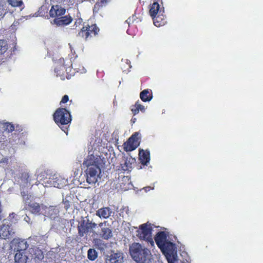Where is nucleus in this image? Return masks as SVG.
<instances>
[{
    "mask_svg": "<svg viewBox=\"0 0 263 263\" xmlns=\"http://www.w3.org/2000/svg\"><path fill=\"white\" fill-rule=\"evenodd\" d=\"M137 119L136 118H132L130 121L132 124H134L136 122Z\"/></svg>",
    "mask_w": 263,
    "mask_h": 263,
    "instance_id": "nucleus-37",
    "label": "nucleus"
},
{
    "mask_svg": "<svg viewBox=\"0 0 263 263\" xmlns=\"http://www.w3.org/2000/svg\"><path fill=\"white\" fill-rule=\"evenodd\" d=\"M15 243V250L16 252H26V250L29 247V245L27 241L25 239H13Z\"/></svg>",
    "mask_w": 263,
    "mask_h": 263,
    "instance_id": "nucleus-15",
    "label": "nucleus"
},
{
    "mask_svg": "<svg viewBox=\"0 0 263 263\" xmlns=\"http://www.w3.org/2000/svg\"><path fill=\"white\" fill-rule=\"evenodd\" d=\"M136 162V159L132 157H127L124 163L121 164V169L124 171H130L132 165Z\"/></svg>",
    "mask_w": 263,
    "mask_h": 263,
    "instance_id": "nucleus-19",
    "label": "nucleus"
},
{
    "mask_svg": "<svg viewBox=\"0 0 263 263\" xmlns=\"http://www.w3.org/2000/svg\"><path fill=\"white\" fill-rule=\"evenodd\" d=\"M160 249L165 255L168 263H175L177 261V250L175 243L167 241L163 247Z\"/></svg>",
    "mask_w": 263,
    "mask_h": 263,
    "instance_id": "nucleus-7",
    "label": "nucleus"
},
{
    "mask_svg": "<svg viewBox=\"0 0 263 263\" xmlns=\"http://www.w3.org/2000/svg\"><path fill=\"white\" fill-rule=\"evenodd\" d=\"M8 49L7 42L4 40H0V55L6 52Z\"/></svg>",
    "mask_w": 263,
    "mask_h": 263,
    "instance_id": "nucleus-28",
    "label": "nucleus"
},
{
    "mask_svg": "<svg viewBox=\"0 0 263 263\" xmlns=\"http://www.w3.org/2000/svg\"><path fill=\"white\" fill-rule=\"evenodd\" d=\"M8 162H9V158L7 157L3 158L0 160V164H2V163L8 164Z\"/></svg>",
    "mask_w": 263,
    "mask_h": 263,
    "instance_id": "nucleus-35",
    "label": "nucleus"
},
{
    "mask_svg": "<svg viewBox=\"0 0 263 263\" xmlns=\"http://www.w3.org/2000/svg\"><path fill=\"white\" fill-rule=\"evenodd\" d=\"M123 261V254L121 253H114L107 256L106 263H122Z\"/></svg>",
    "mask_w": 263,
    "mask_h": 263,
    "instance_id": "nucleus-14",
    "label": "nucleus"
},
{
    "mask_svg": "<svg viewBox=\"0 0 263 263\" xmlns=\"http://www.w3.org/2000/svg\"><path fill=\"white\" fill-rule=\"evenodd\" d=\"M112 211L109 207H103L96 211V215L100 218H108L111 214Z\"/></svg>",
    "mask_w": 263,
    "mask_h": 263,
    "instance_id": "nucleus-18",
    "label": "nucleus"
},
{
    "mask_svg": "<svg viewBox=\"0 0 263 263\" xmlns=\"http://www.w3.org/2000/svg\"><path fill=\"white\" fill-rule=\"evenodd\" d=\"M144 112L145 109L143 105L140 104L139 101H137L135 105L132 106L131 111L134 116L138 114L139 111Z\"/></svg>",
    "mask_w": 263,
    "mask_h": 263,
    "instance_id": "nucleus-24",
    "label": "nucleus"
},
{
    "mask_svg": "<svg viewBox=\"0 0 263 263\" xmlns=\"http://www.w3.org/2000/svg\"><path fill=\"white\" fill-rule=\"evenodd\" d=\"M88 258L90 260H95L98 257L97 252L93 249H89L87 252Z\"/></svg>",
    "mask_w": 263,
    "mask_h": 263,
    "instance_id": "nucleus-29",
    "label": "nucleus"
},
{
    "mask_svg": "<svg viewBox=\"0 0 263 263\" xmlns=\"http://www.w3.org/2000/svg\"><path fill=\"white\" fill-rule=\"evenodd\" d=\"M154 239L159 249L163 247L164 244L168 241L167 240V235L164 231L158 232L156 234Z\"/></svg>",
    "mask_w": 263,
    "mask_h": 263,
    "instance_id": "nucleus-12",
    "label": "nucleus"
},
{
    "mask_svg": "<svg viewBox=\"0 0 263 263\" xmlns=\"http://www.w3.org/2000/svg\"><path fill=\"white\" fill-rule=\"evenodd\" d=\"M68 100H69V97L68 96V95H65L62 97V99L61 101H60V105H62V104L66 103L68 101Z\"/></svg>",
    "mask_w": 263,
    "mask_h": 263,
    "instance_id": "nucleus-34",
    "label": "nucleus"
},
{
    "mask_svg": "<svg viewBox=\"0 0 263 263\" xmlns=\"http://www.w3.org/2000/svg\"><path fill=\"white\" fill-rule=\"evenodd\" d=\"M16 214L14 213H10L9 215L8 219L10 220V222L12 223V219H14L16 217Z\"/></svg>",
    "mask_w": 263,
    "mask_h": 263,
    "instance_id": "nucleus-36",
    "label": "nucleus"
},
{
    "mask_svg": "<svg viewBox=\"0 0 263 263\" xmlns=\"http://www.w3.org/2000/svg\"><path fill=\"white\" fill-rule=\"evenodd\" d=\"M101 236L104 239H108L112 236V231L109 228H102L101 230Z\"/></svg>",
    "mask_w": 263,
    "mask_h": 263,
    "instance_id": "nucleus-27",
    "label": "nucleus"
},
{
    "mask_svg": "<svg viewBox=\"0 0 263 263\" xmlns=\"http://www.w3.org/2000/svg\"><path fill=\"white\" fill-rule=\"evenodd\" d=\"M159 14L155 16H152L154 24L156 27H161L164 26L166 23V16L163 14Z\"/></svg>",
    "mask_w": 263,
    "mask_h": 263,
    "instance_id": "nucleus-17",
    "label": "nucleus"
},
{
    "mask_svg": "<svg viewBox=\"0 0 263 263\" xmlns=\"http://www.w3.org/2000/svg\"><path fill=\"white\" fill-rule=\"evenodd\" d=\"M53 117L55 123L63 131L67 133V128L63 126L68 124L71 121V116L69 111L65 108H59L54 112Z\"/></svg>",
    "mask_w": 263,
    "mask_h": 263,
    "instance_id": "nucleus-3",
    "label": "nucleus"
},
{
    "mask_svg": "<svg viewBox=\"0 0 263 263\" xmlns=\"http://www.w3.org/2000/svg\"><path fill=\"white\" fill-rule=\"evenodd\" d=\"M2 128L4 132L11 133L15 129L14 124L8 122L2 123Z\"/></svg>",
    "mask_w": 263,
    "mask_h": 263,
    "instance_id": "nucleus-26",
    "label": "nucleus"
},
{
    "mask_svg": "<svg viewBox=\"0 0 263 263\" xmlns=\"http://www.w3.org/2000/svg\"><path fill=\"white\" fill-rule=\"evenodd\" d=\"M66 13V9L60 5H53L49 11V15L52 18H58L64 15Z\"/></svg>",
    "mask_w": 263,
    "mask_h": 263,
    "instance_id": "nucleus-11",
    "label": "nucleus"
},
{
    "mask_svg": "<svg viewBox=\"0 0 263 263\" xmlns=\"http://www.w3.org/2000/svg\"><path fill=\"white\" fill-rule=\"evenodd\" d=\"M139 158L140 163L143 165H147L150 160V153L148 151L139 149Z\"/></svg>",
    "mask_w": 263,
    "mask_h": 263,
    "instance_id": "nucleus-16",
    "label": "nucleus"
},
{
    "mask_svg": "<svg viewBox=\"0 0 263 263\" xmlns=\"http://www.w3.org/2000/svg\"><path fill=\"white\" fill-rule=\"evenodd\" d=\"M14 234L15 232L12 228L10 220L5 219L3 224L0 227V237L4 239H10L14 237Z\"/></svg>",
    "mask_w": 263,
    "mask_h": 263,
    "instance_id": "nucleus-9",
    "label": "nucleus"
},
{
    "mask_svg": "<svg viewBox=\"0 0 263 263\" xmlns=\"http://www.w3.org/2000/svg\"><path fill=\"white\" fill-rule=\"evenodd\" d=\"M97 224L92 222L89 219L87 220L83 218L82 220L79 223L78 226V231L79 236L83 237L85 234L88 232H91V231L96 227Z\"/></svg>",
    "mask_w": 263,
    "mask_h": 263,
    "instance_id": "nucleus-10",
    "label": "nucleus"
},
{
    "mask_svg": "<svg viewBox=\"0 0 263 263\" xmlns=\"http://www.w3.org/2000/svg\"><path fill=\"white\" fill-rule=\"evenodd\" d=\"M2 218H3V216L1 214V213H0V221L2 219Z\"/></svg>",
    "mask_w": 263,
    "mask_h": 263,
    "instance_id": "nucleus-39",
    "label": "nucleus"
},
{
    "mask_svg": "<svg viewBox=\"0 0 263 263\" xmlns=\"http://www.w3.org/2000/svg\"><path fill=\"white\" fill-rule=\"evenodd\" d=\"M57 187L58 188H60V189H61V188H62V187H63V185H60V184H59V183H58Z\"/></svg>",
    "mask_w": 263,
    "mask_h": 263,
    "instance_id": "nucleus-38",
    "label": "nucleus"
},
{
    "mask_svg": "<svg viewBox=\"0 0 263 263\" xmlns=\"http://www.w3.org/2000/svg\"><path fill=\"white\" fill-rule=\"evenodd\" d=\"M71 64L70 62H69ZM70 65L68 66V64H65V61L64 59H60L56 64V67L54 69V72L57 74V77H60L62 80L65 79H70L71 77V74L70 73L71 68Z\"/></svg>",
    "mask_w": 263,
    "mask_h": 263,
    "instance_id": "nucleus-5",
    "label": "nucleus"
},
{
    "mask_svg": "<svg viewBox=\"0 0 263 263\" xmlns=\"http://www.w3.org/2000/svg\"><path fill=\"white\" fill-rule=\"evenodd\" d=\"M59 209L57 206H49L47 211V216L51 219H55L59 215Z\"/></svg>",
    "mask_w": 263,
    "mask_h": 263,
    "instance_id": "nucleus-20",
    "label": "nucleus"
},
{
    "mask_svg": "<svg viewBox=\"0 0 263 263\" xmlns=\"http://www.w3.org/2000/svg\"><path fill=\"white\" fill-rule=\"evenodd\" d=\"M99 31L100 29L96 24L87 25L81 29L78 36L86 41H91L98 35Z\"/></svg>",
    "mask_w": 263,
    "mask_h": 263,
    "instance_id": "nucleus-4",
    "label": "nucleus"
},
{
    "mask_svg": "<svg viewBox=\"0 0 263 263\" xmlns=\"http://www.w3.org/2000/svg\"><path fill=\"white\" fill-rule=\"evenodd\" d=\"M73 19L69 15L65 16H61L58 18H54L53 21V24L58 26H62L69 25L71 23Z\"/></svg>",
    "mask_w": 263,
    "mask_h": 263,
    "instance_id": "nucleus-13",
    "label": "nucleus"
},
{
    "mask_svg": "<svg viewBox=\"0 0 263 263\" xmlns=\"http://www.w3.org/2000/svg\"><path fill=\"white\" fill-rule=\"evenodd\" d=\"M140 98L143 102H148L151 101L153 98L152 90L148 89L143 90L140 93Z\"/></svg>",
    "mask_w": 263,
    "mask_h": 263,
    "instance_id": "nucleus-21",
    "label": "nucleus"
},
{
    "mask_svg": "<svg viewBox=\"0 0 263 263\" xmlns=\"http://www.w3.org/2000/svg\"><path fill=\"white\" fill-rule=\"evenodd\" d=\"M28 258L26 252H16L14 256V260L16 263H26Z\"/></svg>",
    "mask_w": 263,
    "mask_h": 263,
    "instance_id": "nucleus-22",
    "label": "nucleus"
},
{
    "mask_svg": "<svg viewBox=\"0 0 263 263\" xmlns=\"http://www.w3.org/2000/svg\"><path fill=\"white\" fill-rule=\"evenodd\" d=\"M93 245L96 249L100 251H104L107 247V243L97 238L93 240Z\"/></svg>",
    "mask_w": 263,
    "mask_h": 263,
    "instance_id": "nucleus-25",
    "label": "nucleus"
},
{
    "mask_svg": "<svg viewBox=\"0 0 263 263\" xmlns=\"http://www.w3.org/2000/svg\"><path fill=\"white\" fill-rule=\"evenodd\" d=\"M105 164L104 158L98 155H88L83 161V165L86 168L85 174L86 181L90 184H95L101 172L100 166Z\"/></svg>",
    "mask_w": 263,
    "mask_h": 263,
    "instance_id": "nucleus-1",
    "label": "nucleus"
},
{
    "mask_svg": "<svg viewBox=\"0 0 263 263\" xmlns=\"http://www.w3.org/2000/svg\"><path fill=\"white\" fill-rule=\"evenodd\" d=\"M129 250L131 257L138 263H145L151 255V251L139 243H133Z\"/></svg>",
    "mask_w": 263,
    "mask_h": 263,
    "instance_id": "nucleus-2",
    "label": "nucleus"
},
{
    "mask_svg": "<svg viewBox=\"0 0 263 263\" xmlns=\"http://www.w3.org/2000/svg\"><path fill=\"white\" fill-rule=\"evenodd\" d=\"M34 255L36 261H40L44 258L43 252L41 250H36Z\"/></svg>",
    "mask_w": 263,
    "mask_h": 263,
    "instance_id": "nucleus-31",
    "label": "nucleus"
},
{
    "mask_svg": "<svg viewBox=\"0 0 263 263\" xmlns=\"http://www.w3.org/2000/svg\"><path fill=\"white\" fill-rule=\"evenodd\" d=\"M103 223L101 222V223H99V227H102L103 226Z\"/></svg>",
    "mask_w": 263,
    "mask_h": 263,
    "instance_id": "nucleus-40",
    "label": "nucleus"
},
{
    "mask_svg": "<svg viewBox=\"0 0 263 263\" xmlns=\"http://www.w3.org/2000/svg\"><path fill=\"white\" fill-rule=\"evenodd\" d=\"M140 133L138 132L134 133L123 144L124 150L127 152L136 149L140 145Z\"/></svg>",
    "mask_w": 263,
    "mask_h": 263,
    "instance_id": "nucleus-8",
    "label": "nucleus"
},
{
    "mask_svg": "<svg viewBox=\"0 0 263 263\" xmlns=\"http://www.w3.org/2000/svg\"><path fill=\"white\" fill-rule=\"evenodd\" d=\"M152 230L153 228L151 223L147 222L142 224L136 231L137 236L141 240H144L149 243L152 246H154V242L152 236Z\"/></svg>",
    "mask_w": 263,
    "mask_h": 263,
    "instance_id": "nucleus-6",
    "label": "nucleus"
},
{
    "mask_svg": "<svg viewBox=\"0 0 263 263\" xmlns=\"http://www.w3.org/2000/svg\"><path fill=\"white\" fill-rule=\"evenodd\" d=\"M28 209L32 214H40L41 210V206L39 203L34 202L28 204Z\"/></svg>",
    "mask_w": 263,
    "mask_h": 263,
    "instance_id": "nucleus-23",
    "label": "nucleus"
},
{
    "mask_svg": "<svg viewBox=\"0 0 263 263\" xmlns=\"http://www.w3.org/2000/svg\"><path fill=\"white\" fill-rule=\"evenodd\" d=\"M8 1L12 7H21L23 4L22 0H8Z\"/></svg>",
    "mask_w": 263,
    "mask_h": 263,
    "instance_id": "nucleus-32",
    "label": "nucleus"
},
{
    "mask_svg": "<svg viewBox=\"0 0 263 263\" xmlns=\"http://www.w3.org/2000/svg\"><path fill=\"white\" fill-rule=\"evenodd\" d=\"M63 203L64 205V208L67 211L70 206V202L66 199H63Z\"/></svg>",
    "mask_w": 263,
    "mask_h": 263,
    "instance_id": "nucleus-33",
    "label": "nucleus"
},
{
    "mask_svg": "<svg viewBox=\"0 0 263 263\" xmlns=\"http://www.w3.org/2000/svg\"><path fill=\"white\" fill-rule=\"evenodd\" d=\"M110 0H98L95 5V8L99 9L105 6Z\"/></svg>",
    "mask_w": 263,
    "mask_h": 263,
    "instance_id": "nucleus-30",
    "label": "nucleus"
}]
</instances>
